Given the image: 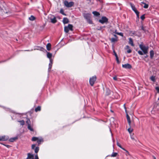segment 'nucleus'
Listing matches in <instances>:
<instances>
[{"label":"nucleus","instance_id":"nucleus-38","mask_svg":"<svg viewBox=\"0 0 159 159\" xmlns=\"http://www.w3.org/2000/svg\"><path fill=\"white\" fill-rule=\"evenodd\" d=\"M116 144L117 146H118L119 147H120V148H122V146L118 142H117Z\"/></svg>","mask_w":159,"mask_h":159},{"label":"nucleus","instance_id":"nucleus-46","mask_svg":"<svg viewBox=\"0 0 159 159\" xmlns=\"http://www.w3.org/2000/svg\"><path fill=\"white\" fill-rule=\"evenodd\" d=\"M113 79L115 80H117V77L116 76H114L113 77Z\"/></svg>","mask_w":159,"mask_h":159},{"label":"nucleus","instance_id":"nucleus-50","mask_svg":"<svg viewBox=\"0 0 159 159\" xmlns=\"http://www.w3.org/2000/svg\"><path fill=\"white\" fill-rule=\"evenodd\" d=\"M4 145L5 146H6L7 148H9L10 147V145H8L4 144Z\"/></svg>","mask_w":159,"mask_h":159},{"label":"nucleus","instance_id":"nucleus-55","mask_svg":"<svg viewBox=\"0 0 159 159\" xmlns=\"http://www.w3.org/2000/svg\"><path fill=\"white\" fill-rule=\"evenodd\" d=\"M137 17L138 18H139V14H136Z\"/></svg>","mask_w":159,"mask_h":159},{"label":"nucleus","instance_id":"nucleus-33","mask_svg":"<svg viewBox=\"0 0 159 159\" xmlns=\"http://www.w3.org/2000/svg\"><path fill=\"white\" fill-rule=\"evenodd\" d=\"M133 129H131L130 128V127H129V128L128 129V131L129 133H130L131 132H132V131H133Z\"/></svg>","mask_w":159,"mask_h":159},{"label":"nucleus","instance_id":"nucleus-34","mask_svg":"<svg viewBox=\"0 0 159 159\" xmlns=\"http://www.w3.org/2000/svg\"><path fill=\"white\" fill-rule=\"evenodd\" d=\"M140 18L142 20H143L145 18V14H143L141 16Z\"/></svg>","mask_w":159,"mask_h":159},{"label":"nucleus","instance_id":"nucleus-47","mask_svg":"<svg viewBox=\"0 0 159 159\" xmlns=\"http://www.w3.org/2000/svg\"><path fill=\"white\" fill-rule=\"evenodd\" d=\"M132 52V51L130 49H129L127 51V52L128 53H130Z\"/></svg>","mask_w":159,"mask_h":159},{"label":"nucleus","instance_id":"nucleus-37","mask_svg":"<svg viewBox=\"0 0 159 159\" xmlns=\"http://www.w3.org/2000/svg\"><path fill=\"white\" fill-rule=\"evenodd\" d=\"M138 53L140 55H142L143 54V53L141 51H139L138 52Z\"/></svg>","mask_w":159,"mask_h":159},{"label":"nucleus","instance_id":"nucleus-35","mask_svg":"<svg viewBox=\"0 0 159 159\" xmlns=\"http://www.w3.org/2000/svg\"><path fill=\"white\" fill-rule=\"evenodd\" d=\"M141 29L144 31L145 32L148 31L147 30H146L145 27H143V26L141 27Z\"/></svg>","mask_w":159,"mask_h":159},{"label":"nucleus","instance_id":"nucleus-45","mask_svg":"<svg viewBox=\"0 0 159 159\" xmlns=\"http://www.w3.org/2000/svg\"><path fill=\"white\" fill-rule=\"evenodd\" d=\"M126 117H127V119H130V117H129V116L128 115V114L127 113V112H126Z\"/></svg>","mask_w":159,"mask_h":159},{"label":"nucleus","instance_id":"nucleus-57","mask_svg":"<svg viewBox=\"0 0 159 159\" xmlns=\"http://www.w3.org/2000/svg\"><path fill=\"white\" fill-rule=\"evenodd\" d=\"M145 3L144 2H141V4H144Z\"/></svg>","mask_w":159,"mask_h":159},{"label":"nucleus","instance_id":"nucleus-26","mask_svg":"<svg viewBox=\"0 0 159 159\" xmlns=\"http://www.w3.org/2000/svg\"><path fill=\"white\" fill-rule=\"evenodd\" d=\"M60 13L64 16H66V14L64 13V10L63 9L61 8V9L60 11Z\"/></svg>","mask_w":159,"mask_h":159},{"label":"nucleus","instance_id":"nucleus-61","mask_svg":"<svg viewBox=\"0 0 159 159\" xmlns=\"http://www.w3.org/2000/svg\"><path fill=\"white\" fill-rule=\"evenodd\" d=\"M20 118H26V117H21V116H20Z\"/></svg>","mask_w":159,"mask_h":159},{"label":"nucleus","instance_id":"nucleus-39","mask_svg":"<svg viewBox=\"0 0 159 159\" xmlns=\"http://www.w3.org/2000/svg\"><path fill=\"white\" fill-rule=\"evenodd\" d=\"M155 89L157 91V92L158 93H159V87H156L155 88Z\"/></svg>","mask_w":159,"mask_h":159},{"label":"nucleus","instance_id":"nucleus-59","mask_svg":"<svg viewBox=\"0 0 159 159\" xmlns=\"http://www.w3.org/2000/svg\"><path fill=\"white\" fill-rule=\"evenodd\" d=\"M135 32L134 31L132 34H134V35H135L136 36L137 34H135Z\"/></svg>","mask_w":159,"mask_h":159},{"label":"nucleus","instance_id":"nucleus-14","mask_svg":"<svg viewBox=\"0 0 159 159\" xmlns=\"http://www.w3.org/2000/svg\"><path fill=\"white\" fill-rule=\"evenodd\" d=\"M129 44H130L132 46H134V44L133 39L131 38H129Z\"/></svg>","mask_w":159,"mask_h":159},{"label":"nucleus","instance_id":"nucleus-30","mask_svg":"<svg viewBox=\"0 0 159 159\" xmlns=\"http://www.w3.org/2000/svg\"><path fill=\"white\" fill-rule=\"evenodd\" d=\"M38 138L36 137H33L32 139V140L33 141H37Z\"/></svg>","mask_w":159,"mask_h":159},{"label":"nucleus","instance_id":"nucleus-23","mask_svg":"<svg viewBox=\"0 0 159 159\" xmlns=\"http://www.w3.org/2000/svg\"><path fill=\"white\" fill-rule=\"evenodd\" d=\"M52 53H51L50 52H47V57L48 58H49V59L50 60V59H52L51 57H52Z\"/></svg>","mask_w":159,"mask_h":159},{"label":"nucleus","instance_id":"nucleus-3","mask_svg":"<svg viewBox=\"0 0 159 159\" xmlns=\"http://www.w3.org/2000/svg\"><path fill=\"white\" fill-rule=\"evenodd\" d=\"M108 21V19L106 16H102L101 19L99 20V22L102 24L107 23Z\"/></svg>","mask_w":159,"mask_h":159},{"label":"nucleus","instance_id":"nucleus-36","mask_svg":"<svg viewBox=\"0 0 159 159\" xmlns=\"http://www.w3.org/2000/svg\"><path fill=\"white\" fill-rule=\"evenodd\" d=\"M116 34H117L120 35L121 36H123V34L122 33L117 32L116 33Z\"/></svg>","mask_w":159,"mask_h":159},{"label":"nucleus","instance_id":"nucleus-4","mask_svg":"<svg viewBox=\"0 0 159 159\" xmlns=\"http://www.w3.org/2000/svg\"><path fill=\"white\" fill-rule=\"evenodd\" d=\"M26 159H39V158L37 154L35 155V158L34 159V156L33 154L30 153H28L27 154V157Z\"/></svg>","mask_w":159,"mask_h":159},{"label":"nucleus","instance_id":"nucleus-29","mask_svg":"<svg viewBox=\"0 0 159 159\" xmlns=\"http://www.w3.org/2000/svg\"><path fill=\"white\" fill-rule=\"evenodd\" d=\"M150 80L153 81V82H155V77L154 76H152L150 78Z\"/></svg>","mask_w":159,"mask_h":159},{"label":"nucleus","instance_id":"nucleus-60","mask_svg":"<svg viewBox=\"0 0 159 159\" xmlns=\"http://www.w3.org/2000/svg\"><path fill=\"white\" fill-rule=\"evenodd\" d=\"M131 139L132 140H134V138H133V137H131Z\"/></svg>","mask_w":159,"mask_h":159},{"label":"nucleus","instance_id":"nucleus-52","mask_svg":"<svg viewBox=\"0 0 159 159\" xmlns=\"http://www.w3.org/2000/svg\"><path fill=\"white\" fill-rule=\"evenodd\" d=\"M113 36L115 37V38H117V39H118V38L116 35V34H114Z\"/></svg>","mask_w":159,"mask_h":159},{"label":"nucleus","instance_id":"nucleus-25","mask_svg":"<svg viewBox=\"0 0 159 159\" xmlns=\"http://www.w3.org/2000/svg\"><path fill=\"white\" fill-rule=\"evenodd\" d=\"M35 17L33 16H31L29 18V20L31 21H33L35 19Z\"/></svg>","mask_w":159,"mask_h":159},{"label":"nucleus","instance_id":"nucleus-40","mask_svg":"<svg viewBox=\"0 0 159 159\" xmlns=\"http://www.w3.org/2000/svg\"><path fill=\"white\" fill-rule=\"evenodd\" d=\"M134 11L136 13V15L138 14H139V12L138 11H137V9Z\"/></svg>","mask_w":159,"mask_h":159},{"label":"nucleus","instance_id":"nucleus-12","mask_svg":"<svg viewBox=\"0 0 159 159\" xmlns=\"http://www.w3.org/2000/svg\"><path fill=\"white\" fill-rule=\"evenodd\" d=\"M52 64V60L50 59V63L49 64V67L48 68V71H50L51 69Z\"/></svg>","mask_w":159,"mask_h":159},{"label":"nucleus","instance_id":"nucleus-1","mask_svg":"<svg viewBox=\"0 0 159 159\" xmlns=\"http://www.w3.org/2000/svg\"><path fill=\"white\" fill-rule=\"evenodd\" d=\"M139 47L140 49L143 51L144 54H147L148 53V47H146L143 45L141 44L139 45Z\"/></svg>","mask_w":159,"mask_h":159},{"label":"nucleus","instance_id":"nucleus-56","mask_svg":"<svg viewBox=\"0 0 159 159\" xmlns=\"http://www.w3.org/2000/svg\"><path fill=\"white\" fill-rule=\"evenodd\" d=\"M126 48L127 49H129V46L128 45L126 46Z\"/></svg>","mask_w":159,"mask_h":159},{"label":"nucleus","instance_id":"nucleus-27","mask_svg":"<svg viewBox=\"0 0 159 159\" xmlns=\"http://www.w3.org/2000/svg\"><path fill=\"white\" fill-rule=\"evenodd\" d=\"M118 153L117 152H113L111 155V157H114L116 156Z\"/></svg>","mask_w":159,"mask_h":159},{"label":"nucleus","instance_id":"nucleus-17","mask_svg":"<svg viewBox=\"0 0 159 159\" xmlns=\"http://www.w3.org/2000/svg\"><path fill=\"white\" fill-rule=\"evenodd\" d=\"M92 13L95 16H98L100 15V13L97 11H93Z\"/></svg>","mask_w":159,"mask_h":159},{"label":"nucleus","instance_id":"nucleus-28","mask_svg":"<svg viewBox=\"0 0 159 159\" xmlns=\"http://www.w3.org/2000/svg\"><path fill=\"white\" fill-rule=\"evenodd\" d=\"M39 147H36L35 149V153H37L38 152H39Z\"/></svg>","mask_w":159,"mask_h":159},{"label":"nucleus","instance_id":"nucleus-64","mask_svg":"<svg viewBox=\"0 0 159 159\" xmlns=\"http://www.w3.org/2000/svg\"><path fill=\"white\" fill-rule=\"evenodd\" d=\"M154 159H156V157H153Z\"/></svg>","mask_w":159,"mask_h":159},{"label":"nucleus","instance_id":"nucleus-5","mask_svg":"<svg viewBox=\"0 0 159 159\" xmlns=\"http://www.w3.org/2000/svg\"><path fill=\"white\" fill-rule=\"evenodd\" d=\"M72 25L69 24L67 26H65L64 27V31L66 33H67L70 30H72Z\"/></svg>","mask_w":159,"mask_h":159},{"label":"nucleus","instance_id":"nucleus-62","mask_svg":"<svg viewBox=\"0 0 159 159\" xmlns=\"http://www.w3.org/2000/svg\"><path fill=\"white\" fill-rule=\"evenodd\" d=\"M92 21L90 20V24H91L92 23Z\"/></svg>","mask_w":159,"mask_h":159},{"label":"nucleus","instance_id":"nucleus-63","mask_svg":"<svg viewBox=\"0 0 159 159\" xmlns=\"http://www.w3.org/2000/svg\"><path fill=\"white\" fill-rule=\"evenodd\" d=\"M111 111L112 113L113 112V111L112 110H111Z\"/></svg>","mask_w":159,"mask_h":159},{"label":"nucleus","instance_id":"nucleus-43","mask_svg":"<svg viewBox=\"0 0 159 159\" xmlns=\"http://www.w3.org/2000/svg\"><path fill=\"white\" fill-rule=\"evenodd\" d=\"M35 146H36V145L35 144L32 145V146H31L32 149H34V148H35Z\"/></svg>","mask_w":159,"mask_h":159},{"label":"nucleus","instance_id":"nucleus-16","mask_svg":"<svg viewBox=\"0 0 159 159\" xmlns=\"http://www.w3.org/2000/svg\"><path fill=\"white\" fill-rule=\"evenodd\" d=\"M150 58L151 59H152L153 58L154 55V52L153 51V50L150 51Z\"/></svg>","mask_w":159,"mask_h":159},{"label":"nucleus","instance_id":"nucleus-20","mask_svg":"<svg viewBox=\"0 0 159 159\" xmlns=\"http://www.w3.org/2000/svg\"><path fill=\"white\" fill-rule=\"evenodd\" d=\"M17 122L20 123V124L21 125H23L25 124V122L23 120H18Z\"/></svg>","mask_w":159,"mask_h":159},{"label":"nucleus","instance_id":"nucleus-10","mask_svg":"<svg viewBox=\"0 0 159 159\" xmlns=\"http://www.w3.org/2000/svg\"><path fill=\"white\" fill-rule=\"evenodd\" d=\"M122 66L123 68L126 69H130L132 68V66L131 65L128 63L125 64H123L122 65Z\"/></svg>","mask_w":159,"mask_h":159},{"label":"nucleus","instance_id":"nucleus-58","mask_svg":"<svg viewBox=\"0 0 159 159\" xmlns=\"http://www.w3.org/2000/svg\"><path fill=\"white\" fill-rule=\"evenodd\" d=\"M121 148L123 150H124L125 151L126 150V149L125 148H123L122 147V148Z\"/></svg>","mask_w":159,"mask_h":159},{"label":"nucleus","instance_id":"nucleus-24","mask_svg":"<svg viewBox=\"0 0 159 159\" xmlns=\"http://www.w3.org/2000/svg\"><path fill=\"white\" fill-rule=\"evenodd\" d=\"M130 6H131L132 9V10L133 11L136 10V9L134 5V4H133L130 3Z\"/></svg>","mask_w":159,"mask_h":159},{"label":"nucleus","instance_id":"nucleus-41","mask_svg":"<svg viewBox=\"0 0 159 159\" xmlns=\"http://www.w3.org/2000/svg\"><path fill=\"white\" fill-rule=\"evenodd\" d=\"M128 122V124L129 126V127H131L130 125H131V120H127Z\"/></svg>","mask_w":159,"mask_h":159},{"label":"nucleus","instance_id":"nucleus-44","mask_svg":"<svg viewBox=\"0 0 159 159\" xmlns=\"http://www.w3.org/2000/svg\"><path fill=\"white\" fill-rule=\"evenodd\" d=\"M116 59L117 61V62L119 64L120 63V61H119L118 57H116Z\"/></svg>","mask_w":159,"mask_h":159},{"label":"nucleus","instance_id":"nucleus-8","mask_svg":"<svg viewBox=\"0 0 159 159\" xmlns=\"http://www.w3.org/2000/svg\"><path fill=\"white\" fill-rule=\"evenodd\" d=\"M84 18L87 20L88 22L89 23V14L86 12L83 13Z\"/></svg>","mask_w":159,"mask_h":159},{"label":"nucleus","instance_id":"nucleus-51","mask_svg":"<svg viewBox=\"0 0 159 159\" xmlns=\"http://www.w3.org/2000/svg\"><path fill=\"white\" fill-rule=\"evenodd\" d=\"M123 106H124V107L125 109V111H126V107H125V104H124Z\"/></svg>","mask_w":159,"mask_h":159},{"label":"nucleus","instance_id":"nucleus-53","mask_svg":"<svg viewBox=\"0 0 159 159\" xmlns=\"http://www.w3.org/2000/svg\"><path fill=\"white\" fill-rule=\"evenodd\" d=\"M145 55L144 56V58H146L147 57H148V55L147 54H145Z\"/></svg>","mask_w":159,"mask_h":159},{"label":"nucleus","instance_id":"nucleus-2","mask_svg":"<svg viewBox=\"0 0 159 159\" xmlns=\"http://www.w3.org/2000/svg\"><path fill=\"white\" fill-rule=\"evenodd\" d=\"M65 6L67 7H70L73 6L74 3L73 2H69L68 1L65 0L64 2Z\"/></svg>","mask_w":159,"mask_h":159},{"label":"nucleus","instance_id":"nucleus-31","mask_svg":"<svg viewBox=\"0 0 159 159\" xmlns=\"http://www.w3.org/2000/svg\"><path fill=\"white\" fill-rule=\"evenodd\" d=\"M158 107V109H159V104H158L157 105L155 106V105H154L153 107V109L154 110V111H157V110H156L155 107Z\"/></svg>","mask_w":159,"mask_h":159},{"label":"nucleus","instance_id":"nucleus-7","mask_svg":"<svg viewBox=\"0 0 159 159\" xmlns=\"http://www.w3.org/2000/svg\"><path fill=\"white\" fill-rule=\"evenodd\" d=\"M26 123L28 124L27 128L28 129L30 130V131H34L33 129V125H31L30 124V120H27L26 121Z\"/></svg>","mask_w":159,"mask_h":159},{"label":"nucleus","instance_id":"nucleus-15","mask_svg":"<svg viewBox=\"0 0 159 159\" xmlns=\"http://www.w3.org/2000/svg\"><path fill=\"white\" fill-rule=\"evenodd\" d=\"M110 39L111 43L115 42H117L118 40V39H117V38H112L111 39Z\"/></svg>","mask_w":159,"mask_h":159},{"label":"nucleus","instance_id":"nucleus-21","mask_svg":"<svg viewBox=\"0 0 159 159\" xmlns=\"http://www.w3.org/2000/svg\"><path fill=\"white\" fill-rule=\"evenodd\" d=\"M41 107L40 106H38L35 109V112L39 111H41Z\"/></svg>","mask_w":159,"mask_h":159},{"label":"nucleus","instance_id":"nucleus-18","mask_svg":"<svg viewBox=\"0 0 159 159\" xmlns=\"http://www.w3.org/2000/svg\"><path fill=\"white\" fill-rule=\"evenodd\" d=\"M43 142V138H38V139L37 140V142L39 144H40L41 142Z\"/></svg>","mask_w":159,"mask_h":159},{"label":"nucleus","instance_id":"nucleus-22","mask_svg":"<svg viewBox=\"0 0 159 159\" xmlns=\"http://www.w3.org/2000/svg\"><path fill=\"white\" fill-rule=\"evenodd\" d=\"M17 139H18L17 137H15L10 139H9V141L11 142H13L14 141H15Z\"/></svg>","mask_w":159,"mask_h":159},{"label":"nucleus","instance_id":"nucleus-6","mask_svg":"<svg viewBox=\"0 0 159 159\" xmlns=\"http://www.w3.org/2000/svg\"><path fill=\"white\" fill-rule=\"evenodd\" d=\"M97 79V77L96 75L92 76L91 78H90V85L93 86L95 82Z\"/></svg>","mask_w":159,"mask_h":159},{"label":"nucleus","instance_id":"nucleus-9","mask_svg":"<svg viewBox=\"0 0 159 159\" xmlns=\"http://www.w3.org/2000/svg\"><path fill=\"white\" fill-rule=\"evenodd\" d=\"M49 19L52 23H55L57 22L56 17L53 15H51L50 17L49 16Z\"/></svg>","mask_w":159,"mask_h":159},{"label":"nucleus","instance_id":"nucleus-48","mask_svg":"<svg viewBox=\"0 0 159 159\" xmlns=\"http://www.w3.org/2000/svg\"><path fill=\"white\" fill-rule=\"evenodd\" d=\"M114 55L116 57H118L115 51H114Z\"/></svg>","mask_w":159,"mask_h":159},{"label":"nucleus","instance_id":"nucleus-19","mask_svg":"<svg viewBox=\"0 0 159 159\" xmlns=\"http://www.w3.org/2000/svg\"><path fill=\"white\" fill-rule=\"evenodd\" d=\"M51 44L50 43H48L46 45L47 49L49 51L51 49Z\"/></svg>","mask_w":159,"mask_h":159},{"label":"nucleus","instance_id":"nucleus-13","mask_svg":"<svg viewBox=\"0 0 159 159\" xmlns=\"http://www.w3.org/2000/svg\"><path fill=\"white\" fill-rule=\"evenodd\" d=\"M63 22L64 24L68 23L69 22L68 19L66 17L64 18L63 20Z\"/></svg>","mask_w":159,"mask_h":159},{"label":"nucleus","instance_id":"nucleus-11","mask_svg":"<svg viewBox=\"0 0 159 159\" xmlns=\"http://www.w3.org/2000/svg\"><path fill=\"white\" fill-rule=\"evenodd\" d=\"M1 141H6L9 138L8 136H6L5 135L3 136H1Z\"/></svg>","mask_w":159,"mask_h":159},{"label":"nucleus","instance_id":"nucleus-49","mask_svg":"<svg viewBox=\"0 0 159 159\" xmlns=\"http://www.w3.org/2000/svg\"><path fill=\"white\" fill-rule=\"evenodd\" d=\"M107 91L108 92V93L107 94V95H109L110 94V91L109 89H107Z\"/></svg>","mask_w":159,"mask_h":159},{"label":"nucleus","instance_id":"nucleus-32","mask_svg":"<svg viewBox=\"0 0 159 159\" xmlns=\"http://www.w3.org/2000/svg\"><path fill=\"white\" fill-rule=\"evenodd\" d=\"M144 5L143 6V7L145 9H147L149 5L148 4L146 3L144 4Z\"/></svg>","mask_w":159,"mask_h":159},{"label":"nucleus","instance_id":"nucleus-42","mask_svg":"<svg viewBox=\"0 0 159 159\" xmlns=\"http://www.w3.org/2000/svg\"><path fill=\"white\" fill-rule=\"evenodd\" d=\"M125 151V153H125V154H126V156H128V155H129V152H128V151L127 150H126Z\"/></svg>","mask_w":159,"mask_h":159},{"label":"nucleus","instance_id":"nucleus-54","mask_svg":"<svg viewBox=\"0 0 159 159\" xmlns=\"http://www.w3.org/2000/svg\"><path fill=\"white\" fill-rule=\"evenodd\" d=\"M110 132L111 133V136L112 137H113V134L112 133V132L111 131V129L110 128Z\"/></svg>","mask_w":159,"mask_h":159}]
</instances>
